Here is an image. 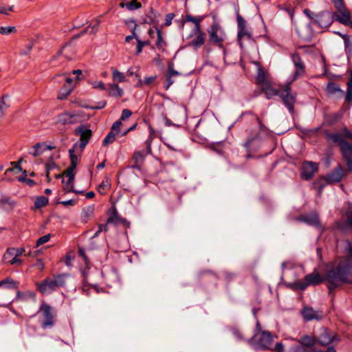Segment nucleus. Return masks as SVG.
Returning a JSON list of instances; mask_svg holds the SVG:
<instances>
[{
    "label": "nucleus",
    "mask_w": 352,
    "mask_h": 352,
    "mask_svg": "<svg viewBox=\"0 0 352 352\" xmlns=\"http://www.w3.org/2000/svg\"><path fill=\"white\" fill-rule=\"evenodd\" d=\"M348 256L326 273L329 294L344 284H352V243H348Z\"/></svg>",
    "instance_id": "nucleus-1"
},
{
    "label": "nucleus",
    "mask_w": 352,
    "mask_h": 352,
    "mask_svg": "<svg viewBox=\"0 0 352 352\" xmlns=\"http://www.w3.org/2000/svg\"><path fill=\"white\" fill-rule=\"evenodd\" d=\"M69 277L70 274L67 273L52 274L41 282L37 283V289L43 295L50 294L60 288L65 287Z\"/></svg>",
    "instance_id": "nucleus-2"
},
{
    "label": "nucleus",
    "mask_w": 352,
    "mask_h": 352,
    "mask_svg": "<svg viewBox=\"0 0 352 352\" xmlns=\"http://www.w3.org/2000/svg\"><path fill=\"white\" fill-rule=\"evenodd\" d=\"M40 316L39 322L43 329L52 328L56 322V311L45 302H42L37 312Z\"/></svg>",
    "instance_id": "nucleus-3"
},
{
    "label": "nucleus",
    "mask_w": 352,
    "mask_h": 352,
    "mask_svg": "<svg viewBox=\"0 0 352 352\" xmlns=\"http://www.w3.org/2000/svg\"><path fill=\"white\" fill-rule=\"evenodd\" d=\"M204 16H193L188 14L185 16V22H192L195 24V27L192 29L194 34H197V36L191 41V46L195 50L200 47L205 43L206 34L201 30L200 23L204 20Z\"/></svg>",
    "instance_id": "nucleus-4"
},
{
    "label": "nucleus",
    "mask_w": 352,
    "mask_h": 352,
    "mask_svg": "<svg viewBox=\"0 0 352 352\" xmlns=\"http://www.w3.org/2000/svg\"><path fill=\"white\" fill-rule=\"evenodd\" d=\"M324 280L327 281L326 275L324 276V278H322L318 272H314L305 276L304 280L296 281L295 285L300 290H305L308 286L319 285Z\"/></svg>",
    "instance_id": "nucleus-5"
},
{
    "label": "nucleus",
    "mask_w": 352,
    "mask_h": 352,
    "mask_svg": "<svg viewBox=\"0 0 352 352\" xmlns=\"http://www.w3.org/2000/svg\"><path fill=\"white\" fill-rule=\"evenodd\" d=\"M208 32L209 34L210 41L223 49V53L226 54V49L223 47L222 44L226 36L223 29L218 24L214 23L208 29Z\"/></svg>",
    "instance_id": "nucleus-6"
},
{
    "label": "nucleus",
    "mask_w": 352,
    "mask_h": 352,
    "mask_svg": "<svg viewBox=\"0 0 352 352\" xmlns=\"http://www.w3.org/2000/svg\"><path fill=\"white\" fill-rule=\"evenodd\" d=\"M279 98L291 114L294 113V104L296 101V93L292 89H280Z\"/></svg>",
    "instance_id": "nucleus-7"
},
{
    "label": "nucleus",
    "mask_w": 352,
    "mask_h": 352,
    "mask_svg": "<svg viewBox=\"0 0 352 352\" xmlns=\"http://www.w3.org/2000/svg\"><path fill=\"white\" fill-rule=\"evenodd\" d=\"M327 139L329 142L337 144L340 148L342 157L351 151V143L346 141L340 133H327Z\"/></svg>",
    "instance_id": "nucleus-8"
},
{
    "label": "nucleus",
    "mask_w": 352,
    "mask_h": 352,
    "mask_svg": "<svg viewBox=\"0 0 352 352\" xmlns=\"http://www.w3.org/2000/svg\"><path fill=\"white\" fill-rule=\"evenodd\" d=\"M24 252V248H9L4 253L3 256V260L4 262L8 263L10 265H14L16 263L21 264L22 261L18 258V257L22 255Z\"/></svg>",
    "instance_id": "nucleus-9"
},
{
    "label": "nucleus",
    "mask_w": 352,
    "mask_h": 352,
    "mask_svg": "<svg viewBox=\"0 0 352 352\" xmlns=\"http://www.w3.org/2000/svg\"><path fill=\"white\" fill-rule=\"evenodd\" d=\"M256 82L261 88H271L272 87V78L268 72L263 69L261 67L258 68V73L256 77Z\"/></svg>",
    "instance_id": "nucleus-10"
},
{
    "label": "nucleus",
    "mask_w": 352,
    "mask_h": 352,
    "mask_svg": "<svg viewBox=\"0 0 352 352\" xmlns=\"http://www.w3.org/2000/svg\"><path fill=\"white\" fill-rule=\"evenodd\" d=\"M291 58L295 66V72L292 79V81H294L305 74V65L298 54H293Z\"/></svg>",
    "instance_id": "nucleus-11"
},
{
    "label": "nucleus",
    "mask_w": 352,
    "mask_h": 352,
    "mask_svg": "<svg viewBox=\"0 0 352 352\" xmlns=\"http://www.w3.org/2000/svg\"><path fill=\"white\" fill-rule=\"evenodd\" d=\"M335 20L333 14L330 12H322L320 14L316 15V21L319 26L321 28H327L329 27Z\"/></svg>",
    "instance_id": "nucleus-12"
},
{
    "label": "nucleus",
    "mask_w": 352,
    "mask_h": 352,
    "mask_svg": "<svg viewBox=\"0 0 352 352\" xmlns=\"http://www.w3.org/2000/svg\"><path fill=\"white\" fill-rule=\"evenodd\" d=\"M318 164L313 162H305L302 165L301 177L305 180H310L318 171Z\"/></svg>",
    "instance_id": "nucleus-13"
},
{
    "label": "nucleus",
    "mask_w": 352,
    "mask_h": 352,
    "mask_svg": "<svg viewBox=\"0 0 352 352\" xmlns=\"http://www.w3.org/2000/svg\"><path fill=\"white\" fill-rule=\"evenodd\" d=\"M76 134L80 135V147L83 149L92 136V131L86 126L81 125L76 129Z\"/></svg>",
    "instance_id": "nucleus-14"
},
{
    "label": "nucleus",
    "mask_w": 352,
    "mask_h": 352,
    "mask_svg": "<svg viewBox=\"0 0 352 352\" xmlns=\"http://www.w3.org/2000/svg\"><path fill=\"white\" fill-rule=\"evenodd\" d=\"M346 219L336 222L337 228L342 232L352 230V208L346 211Z\"/></svg>",
    "instance_id": "nucleus-15"
},
{
    "label": "nucleus",
    "mask_w": 352,
    "mask_h": 352,
    "mask_svg": "<svg viewBox=\"0 0 352 352\" xmlns=\"http://www.w3.org/2000/svg\"><path fill=\"white\" fill-rule=\"evenodd\" d=\"M77 122V116L74 113L65 111L58 115L56 124L60 125L72 124Z\"/></svg>",
    "instance_id": "nucleus-16"
},
{
    "label": "nucleus",
    "mask_w": 352,
    "mask_h": 352,
    "mask_svg": "<svg viewBox=\"0 0 352 352\" xmlns=\"http://www.w3.org/2000/svg\"><path fill=\"white\" fill-rule=\"evenodd\" d=\"M334 19L339 23L346 25L351 23V14L346 6L337 10L336 12L333 13Z\"/></svg>",
    "instance_id": "nucleus-17"
},
{
    "label": "nucleus",
    "mask_w": 352,
    "mask_h": 352,
    "mask_svg": "<svg viewBox=\"0 0 352 352\" xmlns=\"http://www.w3.org/2000/svg\"><path fill=\"white\" fill-rule=\"evenodd\" d=\"M274 336L269 331H261L257 339L258 344L263 349H272Z\"/></svg>",
    "instance_id": "nucleus-18"
},
{
    "label": "nucleus",
    "mask_w": 352,
    "mask_h": 352,
    "mask_svg": "<svg viewBox=\"0 0 352 352\" xmlns=\"http://www.w3.org/2000/svg\"><path fill=\"white\" fill-rule=\"evenodd\" d=\"M343 177V170L339 165L330 174L322 177L321 179H324L328 184L339 182Z\"/></svg>",
    "instance_id": "nucleus-19"
},
{
    "label": "nucleus",
    "mask_w": 352,
    "mask_h": 352,
    "mask_svg": "<svg viewBox=\"0 0 352 352\" xmlns=\"http://www.w3.org/2000/svg\"><path fill=\"white\" fill-rule=\"evenodd\" d=\"M316 339L317 344L321 346H327L333 342L336 337L331 335L327 329H324L322 333Z\"/></svg>",
    "instance_id": "nucleus-20"
},
{
    "label": "nucleus",
    "mask_w": 352,
    "mask_h": 352,
    "mask_svg": "<svg viewBox=\"0 0 352 352\" xmlns=\"http://www.w3.org/2000/svg\"><path fill=\"white\" fill-rule=\"evenodd\" d=\"M302 314L306 321L320 320L321 318L320 313L315 311L312 307H305L302 310Z\"/></svg>",
    "instance_id": "nucleus-21"
},
{
    "label": "nucleus",
    "mask_w": 352,
    "mask_h": 352,
    "mask_svg": "<svg viewBox=\"0 0 352 352\" xmlns=\"http://www.w3.org/2000/svg\"><path fill=\"white\" fill-rule=\"evenodd\" d=\"M56 80L60 83L63 88L76 87L77 85L74 82V79L66 74H61L56 78Z\"/></svg>",
    "instance_id": "nucleus-22"
},
{
    "label": "nucleus",
    "mask_w": 352,
    "mask_h": 352,
    "mask_svg": "<svg viewBox=\"0 0 352 352\" xmlns=\"http://www.w3.org/2000/svg\"><path fill=\"white\" fill-rule=\"evenodd\" d=\"M238 42L241 48L243 47V43L244 41L252 39V34L248 28L238 29L237 32Z\"/></svg>",
    "instance_id": "nucleus-23"
},
{
    "label": "nucleus",
    "mask_w": 352,
    "mask_h": 352,
    "mask_svg": "<svg viewBox=\"0 0 352 352\" xmlns=\"http://www.w3.org/2000/svg\"><path fill=\"white\" fill-rule=\"evenodd\" d=\"M298 342L305 348L311 347L317 344V339L314 336L305 335L298 340Z\"/></svg>",
    "instance_id": "nucleus-24"
},
{
    "label": "nucleus",
    "mask_w": 352,
    "mask_h": 352,
    "mask_svg": "<svg viewBox=\"0 0 352 352\" xmlns=\"http://www.w3.org/2000/svg\"><path fill=\"white\" fill-rule=\"evenodd\" d=\"M300 219L309 225L314 226H320V220L316 213H311L308 215L302 216Z\"/></svg>",
    "instance_id": "nucleus-25"
},
{
    "label": "nucleus",
    "mask_w": 352,
    "mask_h": 352,
    "mask_svg": "<svg viewBox=\"0 0 352 352\" xmlns=\"http://www.w3.org/2000/svg\"><path fill=\"white\" fill-rule=\"evenodd\" d=\"M107 223H113L115 225L122 224L124 226V228H129L130 223L127 221L125 219H122L119 217L116 212L113 213V214L109 217L107 219Z\"/></svg>",
    "instance_id": "nucleus-26"
},
{
    "label": "nucleus",
    "mask_w": 352,
    "mask_h": 352,
    "mask_svg": "<svg viewBox=\"0 0 352 352\" xmlns=\"http://www.w3.org/2000/svg\"><path fill=\"white\" fill-rule=\"evenodd\" d=\"M18 283L13 280L10 278H6V279L0 281V287H5L7 289H18Z\"/></svg>",
    "instance_id": "nucleus-27"
},
{
    "label": "nucleus",
    "mask_w": 352,
    "mask_h": 352,
    "mask_svg": "<svg viewBox=\"0 0 352 352\" xmlns=\"http://www.w3.org/2000/svg\"><path fill=\"white\" fill-rule=\"evenodd\" d=\"M151 153V150H148V147L141 151H135L133 156V160L136 164L144 160V157Z\"/></svg>",
    "instance_id": "nucleus-28"
},
{
    "label": "nucleus",
    "mask_w": 352,
    "mask_h": 352,
    "mask_svg": "<svg viewBox=\"0 0 352 352\" xmlns=\"http://www.w3.org/2000/svg\"><path fill=\"white\" fill-rule=\"evenodd\" d=\"M280 89H261L259 95H263L265 98L270 100L275 96L279 97Z\"/></svg>",
    "instance_id": "nucleus-29"
},
{
    "label": "nucleus",
    "mask_w": 352,
    "mask_h": 352,
    "mask_svg": "<svg viewBox=\"0 0 352 352\" xmlns=\"http://www.w3.org/2000/svg\"><path fill=\"white\" fill-rule=\"evenodd\" d=\"M77 146V144H75L72 148L69 150V159L71 162V166L76 168L78 163V158L77 155L75 154V148Z\"/></svg>",
    "instance_id": "nucleus-30"
},
{
    "label": "nucleus",
    "mask_w": 352,
    "mask_h": 352,
    "mask_svg": "<svg viewBox=\"0 0 352 352\" xmlns=\"http://www.w3.org/2000/svg\"><path fill=\"white\" fill-rule=\"evenodd\" d=\"M48 198H47L45 196H40L36 198L35 202H34V208L35 209H40L48 204Z\"/></svg>",
    "instance_id": "nucleus-31"
},
{
    "label": "nucleus",
    "mask_w": 352,
    "mask_h": 352,
    "mask_svg": "<svg viewBox=\"0 0 352 352\" xmlns=\"http://www.w3.org/2000/svg\"><path fill=\"white\" fill-rule=\"evenodd\" d=\"M136 78L138 80V86H148V85H151L152 84V82L155 80L156 76H154L146 77V78H145L144 81H142L141 80L140 76L139 74H136Z\"/></svg>",
    "instance_id": "nucleus-32"
},
{
    "label": "nucleus",
    "mask_w": 352,
    "mask_h": 352,
    "mask_svg": "<svg viewBox=\"0 0 352 352\" xmlns=\"http://www.w3.org/2000/svg\"><path fill=\"white\" fill-rule=\"evenodd\" d=\"M112 77L114 82H121L125 80V76L124 74L119 72L116 69H113Z\"/></svg>",
    "instance_id": "nucleus-33"
},
{
    "label": "nucleus",
    "mask_w": 352,
    "mask_h": 352,
    "mask_svg": "<svg viewBox=\"0 0 352 352\" xmlns=\"http://www.w3.org/2000/svg\"><path fill=\"white\" fill-rule=\"evenodd\" d=\"M100 23V19H97L95 21V23L93 25L88 26L82 32L83 34L85 32H89L90 34H96L98 30L99 25Z\"/></svg>",
    "instance_id": "nucleus-34"
},
{
    "label": "nucleus",
    "mask_w": 352,
    "mask_h": 352,
    "mask_svg": "<svg viewBox=\"0 0 352 352\" xmlns=\"http://www.w3.org/2000/svg\"><path fill=\"white\" fill-rule=\"evenodd\" d=\"M116 133L113 131L109 132L103 140L102 144L104 146H107L108 144L113 143L116 140Z\"/></svg>",
    "instance_id": "nucleus-35"
},
{
    "label": "nucleus",
    "mask_w": 352,
    "mask_h": 352,
    "mask_svg": "<svg viewBox=\"0 0 352 352\" xmlns=\"http://www.w3.org/2000/svg\"><path fill=\"white\" fill-rule=\"evenodd\" d=\"M7 98L8 96L3 95L0 100V118H2L4 116L5 111L9 107V104L6 103L5 101Z\"/></svg>",
    "instance_id": "nucleus-36"
},
{
    "label": "nucleus",
    "mask_w": 352,
    "mask_h": 352,
    "mask_svg": "<svg viewBox=\"0 0 352 352\" xmlns=\"http://www.w3.org/2000/svg\"><path fill=\"white\" fill-rule=\"evenodd\" d=\"M179 76V74L173 69H169V72H168V74L167 75V77H166V81H167V85H166V87H170L174 82V80L173 78H174L175 77H177Z\"/></svg>",
    "instance_id": "nucleus-37"
},
{
    "label": "nucleus",
    "mask_w": 352,
    "mask_h": 352,
    "mask_svg": "<svg viewBox=\"0 0 352 352\" xmlns=\"http://www.w3.org/2000/svg\"><path fill=\"white\" fill-rule=\"evenodd\" d=\"M111 184L108 180L102 181V183L98 186V191L101 195H104L107 190L110 188Z\"/></svg>",
    "instance_id": "nucleus-38"
},
{
    "label": "nucleus",
    "mask_w": 352,
    "mask_h": 352,
    "mask_svg": "<svg viewBox=\"0 0 352 352\" xmlns=\"http://www.w3.org/2000/svg\"><path fill=\"white\" fill-rule=\"evenodd\" d=\"M125 6L126 9L131 11L140 9L142 7L141 3L137 0H131L130 2L126 3Z\"/></svg>",
    "instance_id": "nucleus-39"
},
{
    "label": "nucleus",
    "mask_w": 352,
    "mask_h": 352,
    "mask_svg": "<svg viewBox=\"0 0 352 352\" xmlns=\"http://www.w3.org/2000/svg\"><path fill=\"white\" fill-rule=\"evenodd\" d=\"M165 45V42L162 37V34L160 30L157 28V41H156V46L159 49H162Z\"/></svg>",
    "instance_id": "nucleus-40"
},
{
    "label": "nucleus",
    "mask_w": 352,
    "mask_h": 352,
    "mask_svg": "<svg viewBox=\"0 0 352 352\" xmlns=\"http://www.w3.org/2000/svg\"><path fill=\"white\" fill-rule=\"evenodd\" d=\"M148 129H149V136L147 140L145 142V144H146L147 147H148V150H151V142L155 137V130L151 126V125H148Z\"/></svg>",
    "instance_id": "nucleus-41"
},
{
    "label": "nucleus",
    "mask_w": 352,
    "mask_h": 352,
    "mask_svg": "<svg viewBox=\"0 0 352 352\" xmlns=\"http://www.w3.org/2000/svg\"><path fill=\"white\" fill-rule=\"evenodd\" d=\"M16 32V29L14 26L0 27V34L3 35H8Z\"/></svg>",
    "instance_id": "nucleus-42"
},
{
    "label": "nucleus",
    "mask_w": 352,
    "mask_h": 352,
    "mask_svg": "<svg viewBox=\"0 0 352 352\" xmlns=\"http://www.w3.org/2000/svg\"><path fill=\"white\" fill-rule=\"evenodd\" d=\"M76 168L69 166L63 173V175L65 176L67 178H69V180H74V170Z\"/></svg>",
    "instance_id": "nucleus-43"
},
{
    "label": "nucleus",
    "mask_w": 352,
    "mask_h": 352,
    "mask_svg": "<svg viewBox=\"0 0 352 352\" xmlns=\"http://www.w3.org/2000/svg\"><path fill=\"white\" fill-rule=\"evenodd\" d=\"M57 167L56 163L52 160L47 162L45 164V170H46V176L48 179V181L50 180V171L52 169H54Z\"/></svg>",
    "instance_id": "nucleus-44"
},
{
    "label": "nucleus",
    "mask_w": 352,
    "mask_h": 352,
    "mask_svg": "<svg viewBox=\"0 0 352 352\" xmlns=\"http://www.w3.org/2000/svg\"><path fill=\"white\" fill-rule=\"evenodd\" d=\"M236 21L238 29L248 28L246 21L239 14H237Z\"/></svg>",
    "instance_id": "nucleus-45"
},
{
    "label": "nucleus",
    "mask_w": 352,
    "mask_h": 352,
    "mask_svg": "<svg viewBox=\"0 0 352 352\" xmlns=\"http://www.w3.org/2000/svg\"><path fill=\"white\" fill-rule=\"evenodd\" d=\"M287 352H309L307 349L303 347L302 346H300L299 344L294 345L292 347H290Z\"/></svg>",
    "instance_id": "nucleus-46"
},
{
    "label": "nucleus",
    "mask_w": 352,
    "mask_h": 352,
    "mask_svg": "<svg viewBox=\"0 0 352 352\" xmlns=\"http://www.w3.org/2000/svg\"><path fill=\"white\" fill-rule=\"evenodd\" d=\"M50 237H51V235L50 234H48L44 235V236L38 238L36 241V246L38 247L44 243L48 242Z\"/></svg>",
    "instance_id": "nucleus-47"
},
{
    "label": "nucleus",
    "mask_w": 352,
    "mask_h": 352,
    "mask_svg": "<svg viewBox=\"0 0 352 352\" xmlns=\"http://www.w3.org/2000/svg\"><path fill=\"white\" fill-rule=\"evenodd\" d=\"M22 160H20L19 161H18L17 162H12V164H14V166L12 167V168H8L6 170V173L7 172H12V171H14L16 173H18L19 172L21 171L22 168L19 165V163L21 162Z\"/></svg>",
    "instance_id": "nucleus-48"
},
{
    "label": "nucleus",
    "mask_w": 352,
    "mask_h": 352,
    "mask_svg": "<svg viewBox=\"0 0 352 352\" xmlns=\"http://www.w3.org/2000/svg\"><path fill=\"white\" fill-rule=\"evenodd\" d=\"M343 158L346 161L349 170L352 171V153H351V151H350L347 154V155H345Z\"/></svg>",
    "instance_id": "nucleus-49"
},
{
    "label": "nucleus",
    "mask_w": 352,
    "mask_h": 352,
    "mask_svg": "<svg viewBox=\"0 0 352 352\" xmlns=\"http://www.w3.org/2000/svg\"><path fill=\"white\" fill-rule=\"evenodd\" d=\"M136 40L138 42L137 54H140L142 51L143 47H144V45H149V42L148 41H142L138 38H136Z\"/></svg>",
    "instance_id": "nucleus-50"
},
{
    "label": "nucleus",
    "mask_w": 352,
    "mask_h": 352,
    "mask_svg": "<svg viewBox=\"0 0 352 352\" xmlns=\"http://www.w3.org/2000/svg\"><path fill=\"white\" fill-rule=\"evenodd\" d=\"M94 212V206H88L83 209L82 214L85 218H89L91 215H93Z\"/></svg>",
    "instance_id": "nucleus-51"
},
{
    "label": "nucleus",
    "mask_w": 352,
    "mask_h": 352,
    "mask_svg": "<svg viewBox=\"0 0 352 352\" xmlns=\"http://www.w3.org/2000/svg\"><path fill=\"white\" fill-rule=\"evenodd\" d=\"M73 182L74 180H69V178H68L67 181L65 182V186H64V190L66 192H75L73 189Z\"/></svg>",
    "instance_id": "nucleus-52"
},
{
    "label": "nucleus",
    "mask_w": 352,
    "mask_h": 352,
    "mask_svg": "<svg viewBox=\"0 0 352 352\" xmlns=\"http://www.w3.org/2000/svg\"><path fill=\"white\" fill-rule=\"evenodd\" d=\"M63 91H60L57 96L59 100L65 99L71 94L72 89H63Z\"/></svg>",
    "instance_id": "nucleus-53"
},
{
    "label": "nucleus",
    "mask_w": 352,
    "mask_h": 352,
    "mask_svg": "<svg viewBox=\"0 0 352 352\" xmlns=\"http://www.w3.org/2000/svg\"><path fill=\"white\" fill-rule=\"evenodd\" d=\"M33 148L38 149V151L41 152V155L46 151L45 148V142H38L36 143L34 146Z\"/></svg>",
    "instance_id": "nucleus-54"
},
{
    "label": "nucleus",
    "mask_w": 352,
    "mask_h": 352,
    "mask_svg": "<svg viewBox=\"0 0 352 352\" xmlns=\"http://www.w3.org/2000/svg\"><path fill=\"white\" fill-rule=\"evenodd\" d=\"M256 333H255L254 336L252 338H250V340H248V342L250 344H252L253 343L254 340L258 336V332L261 333V324L259 323L258 321H257V323H256Z\"/></svg>",
    "instance_id": "nucleus-55"
},
{
    "label": "nucleus",
    "mask_w": 352,
    "mask_h": 352,
    "mask_svg": "<svg viewBox=\"0 0 352 352\" xmlns=\"http://www.w3.org/2000/svg\"><path fill=\"white\" fill-rule=\"evenodd\" d=\"M232 333L234 336L238 340H243L244 338L243 336L242 333L240 331V330L237 329H234L232 330Z\"/></svg>",
    "instance_id": "nucleus-56"
},
{
    "label": "nucleus",
    "mask_w": 352,
    "mask_h": 352,
    "mask_svg": "<svg viewBox=\"0 0 352 352\" xmlns=\"http://www.w3.org/2000/svg\"><path fill=\"white\" fill-rule=\"evenodd\" d=\"M174 17H175V14L173 13H169V14H166L164 25L165 26L170 25V24L172 23V20L173 19Z\"/></svg>",
    "instance_id": "nucleus-57"
},
{
    "label": "nucleus",
    "mask_w": 352,
    "mask_h": 352,
    "mask_svg": "<svg viewBox=\"0 0 352 352\" xmlns=\"http://www.w3.org/2000/svg\"><path fill=\"white\" fill-rule=\"evenodd\" d=\"M132 115V112L127 109H125L122 111L120 120H124L129 118Z\"/></svg>",
    "instance_id": "nucleus-58"
},
{
    "label": "nucleus",
    "mask_w": 352,
    "mask_h": 352,
    "mask_svg": "<svg viewBox=\"0 0 352 352\" xmlns=\"http://www.w3.org/2000/svg\"><path fill=\"white\" fill-rule=\"evenodd\" d=\"M14 6L9 7H0V13L3 14H8L9 12L13 11Z\"/></svg>",
    "instance_id": "nucleus-59"
},
{
    "label": "nucleus",
    "mask_w": 352,
    "mask_h": 352,
    "mask_svg": "<svg viewBox=\"0 0 352 352\" xmlns=\"http://www.w3.org/2000/svg\"><path fill=\"white\" fill-rule=\"evenodd\" d=\"M122 125V122L120 120L116 121L111 127V131H116V133H118L120 127Z\"/></svg>",
    "instance_id": "nucleus-60"
},
{
    "label": "nucleus",
    "mask_w": 352,
    "mask_h": 352,
    "mask_svg": "<svg viewBox=\"0 0 352 352\" xmlns=\"http://www.w3.org/2000/svg\"><path fill=\"white\" fill-rule=\"evenodd\" d=\"M332 1L336 10L341 9L345 6L343 0H332Z\"/></svg>",
    "instance_id": "nucleus-61"
},
{
    "label": "nucleus",
    "mask_w": 352,
    "mask_h": 352,
    "mask_svg": "<svg viewBox=\"0 0 352 352\" xmlns=\"http://www.w3.org/2000/svg\"><path fill=\"white\" fill-rule=\"evenodd\" d=\"M304 14L309 17V19H314V21H316V15L318 14L313 13L311 10L309 9H305L303 10Z\"/></svg>",
    "instance_id": "nucleus-62"
},
{
    "label": "nucleus",
    "mask_w": 352,
    "mask_h": 352,
    "mask_svg": "<svg viewBox=\"0 0 352 352\" xmlns=\"http://www.w3.org/2000/svg\"><path fill=\"white\" fill-rule=\"evenodd\" d=\"M271 350H274L276 352H283L284 351V345L281 342H278L276 344L274 349L272 348Z\"/></svg>",
    "instance_id": "nucleus-63"
},
{
    "label": "nucleus",
    "mask_w": 352,
    "mask_h": 352,
    "mask_svg": "<svg viewBox=\"0 0 352 352\" xmlns=\"http://www.w3.org/2000/svg\"><path fill=\"white\" fill-rule=\"evenodd\" d=\"M346 101L349 103L352 102V89H347Z\"/></svg>",
    "instance_id": "nucleus-64"
}]
</instances>
